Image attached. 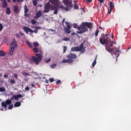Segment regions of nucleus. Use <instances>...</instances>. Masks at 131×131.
I'll return each instance as SVG.
<instances>
[{"label": "nucleus", "instance_id": "34", "mask_svg": "<svg viewBox=\"0 0 131 131\" xmlns=\"http://www.w3.org/2000/svg\"><path fill=\"white\" fill-rule=\"evenodd\" d=\"M33 52H34V53H38V49L36 47H35L33 49Z\"/></svg>", "mask_w": 131, "mask_h": 131}, {"label": "nucleus", "instance_id": "48", "mask_svg": "<svg viewBox=\"0 0 131 131\" xmlns=\"http://www.w3.org/2000/svg\"><path fill=\"white\" fill-rule=\"evenodd\" d=\"M14 99H15V95H13V97H11L10 98L11 101H13V100H14Z\"/></svg>", "mask_w": 131, "mask_h": 131}, {"label": "nucleus", "instance_id": "28", "mask_svg": "<svg viewBox=\"0 0 131 131\" xmlns=\"http://www.w3.org/2000/svg\"><path fill=\"white\" fill-rule=\"evenodd\" d=\"M0 56L1 57H5L6 56V53L4 51L0 50Z\"/></svg>", "mask_w": 131, "mask_h": 131}, {"label": "nucleus", "instance_id": "61", "mask_svg": "<svg viewBox=\"0 0 131 131\" xmlns=\"http://www.w3.org/2000/svg\"><path fill=\"white\" fill-rule=\"evenodd\" d=\"M64 22H65V18H63L62 20V24H64Z\"/></svg>", "mask_w": 131, "mask_h": 131}, {"label": "nucleus", "instance_id": "31", "mask_svg": "<svg viewBox=\"0 0 131 131\" xmlns=\"http://www.w3.org/2000/svg\"><path fill=\"white\" fill-rule=\"evenodd\" d=\"M33 4L34 7H36L37 6V0H33Z\"/></svg>", "mask_w": 131, "mask_h": 131}, {"label": "nucleus", "instance_id": "30", "mask_svg": "<svg viewBox=\"0 0 131 131\" xmlns=\"http://www.w3.org/2000/svg\"><path fill=\"white\" fill-rule=\"evenodd\" d=\"M39 45L38 44V42H34L33 44V46L35 47V48H37Z\"/></svg>", "mask_w": 131, "mask_h": 131}, {"label": "nucleus", "instance_id": "8", "mask_svg": "<svg viewBox=\"0 0 131 131\" xmlns=\"http://www.w3.org/2000/svg\"><path fill=\"white\" fill-rule=\"evenodd\" d=\"M66 26L67 28L65 29L66 33L69 34L71 32V31H70V29L71 28V27H70V25H69V23L66 21Z\"/></svg>", "mask_w": 131, "mask_h": 131}, {"label": "nucleus", "instance_id": "58", "mask_svg": "<svg viewBox=\"0 0 131 131\" xmlns=\"http://www.w3.org/2000/svg\"><path fill=\"white\" fill-rule=\"evenodd\" d=\"M4 77L5 78H8V75H4Z\"/></svg>", "mask_w": 131, "mask_h": 131}, {"label": "nucleus", "instance_id": "45", "mask_svg": "<svg viewBox=\"0 0 131 131\" xmlns=\"http://www.w3.org/2000/svg\"><path fill=\"white\" fill-rule=\"evenodd\" d=\"M59 83H61V80H58L56 82V84H59Z\"/></svg>", "mask_w": 131, "mask_h": 131}, {"label": "nucleus", "instance_id": "44", "mask_svg": "<svg viewBox=\"0 0 131 131\" xmlns=\"http://www.w3.org/2000/svg\"><path fill=\"white\" fill-rule=\"evenodd\" d=\"M35 29H36L37 30H38V29H41V27L39 26H36L35 27Z\"/></svg>", "mask_w": 131, "mask_h": 131}, {"label": "nucleus", "instance_id": "27", "mask_svg": "<svg viewBox=\"0 0 131 131\" xmlns=\"http://www.w3.org/2000/svg\"><path fill=\"white\" fill-rule=\"evenodd\" d=\"M6 92V88L5 87H0V92L5 93Z\"/></svg>", "mask_w": 131, "mask_h": 131}, {"label": "nucleus", "instance_id": "51", "mask_svg": "<svg viewBox=\"0 0 131 131\" xmlns=\"http://www.w3.org/2000/svg\"><path fill=\"white\" fill-rule=\"evenodd\" d=\"M55 67H56V64H53L51 65L52 68H55Z\"/></svg>", "mask_w": 131, "mask_h": 131}, {"label": "nucleus", "instance_id": "36", "mask_svg": "<svg viewBox=\"0 0 131 131\" xmlns=\"http://www.w3.org/2000/svg\"><path fill=\"white\" fill-rule=\"evenodd\" d=\"M23 75L24 76H29V75H30V74L28 73L24 72V73H23Z\"/></svg>", "mask_w": 131, "mask_h": 131}, {"label": "nucleus", "instance_id": "10", "mask_svg": "<svg viewBox=\"0 0 131 131\" xmlns=\"http://www.w3.org/2000/svg\"><path fill=\"white\" fill-rule=\"evenodd\" d=\"M99 42L101 45H106V42H108V40L105 38H100L99 39Z\"/></svg>", "mask_w": 131, "mask_h": 131}, {"label": "nucleus", "instance_id": "38", "mask_svg": "<svg viewBox=\"0 0 131 131\" xmlns=\"http://www.w3.org/2000/svg\"><path fill=\"white\" fill-rule=\"evenodd\" d=\"M4 29V26H3V24H0V32Z\"/></svg>", "mask_w": 131, "mask_h": 131}, {"label": "nucleus", "instance_id": "25", "mask_svg": "<svg viewBox=\"0 0 131 131\" xmlns=\"http://www.w3.org/2000/svg\"><path fill=\"white\" fill-rule=\"evenodd\" d=\"M52 10H54V14L55 15H57L58 14V8H52Z\"/></svg>", "mask_w": 131, "mask_h": 131}, {"label": "nucleus", "instance_id": "54", "mask_svg": "<svg viewBox=\"0 0 131 131\" xmlns=\"http://www.w3.org/2000/svg\"><path fill=\"white\" fill-rule=\"evenodd\" d=\"M99 3H100V4H103V3H104V0H99Z\"/></svg>", "mask_w": 131, "mask_h": 131}, {"label": "nucleus", "instance_id": "40", "mask_svg": "<svg viewBox=\"0 0 131 131\" xmlns=\"http://www.w3.org/2000/svg\"><path fill=\"white\" fill-rule=\"evenodd\" d=\"M66 51H67V47L66 46H64L63 47V53H66Z\"/></svg>", "mask_w": 131, "mask_h": 131}, {"label": "nucleus", "instance_id": "43", "mask_svg": "<svg viewBox=\"0 0 131 131\" xmlns=\"http://www.w3.org/2000/svg\"><path fill=\"white\" fill-rule=\"evenodd\" d=\"M99 30H97L95 33V36H98V34H99Z\"/></svg>", "mask_w": 131, "mask_h": 131}, {"label": "nucleus", "instance_id": "18", "mask_svg": "<svg viewBox=\"0 0 131 131\" xmlns=\"http://www.w3.org/2000/svg\"><path fill=\"white\" fill-rule=\"evenodd\" d=\"M11 47H17V41H16V39H13V41L11 42Z\"/></svg>", "mask_w": 131, "mask_h": 131}, {"label": "nucleus", "instance_id": "47", "mask_svg": "<svg viewBox=\"0 0 131 131\" xmlns=\"http://www.w3.org/2000/svg\"><path fill=\"white\" fill-rule=\"evenodd\" d=\"M62 63H67V59H63L62 60Z\"/></svg>", "mask_w": 131, "mask_h": 131}, {"label": "nucleus", "instance_id": "11", "mask_svg": "<svg viewBox=\"0 0 131 131\" xmlns=\"http://www.w3.org/2000/svg\"><path fill=\"white\" fill-rule=\"evenodd\" d=\"M67 58H68V59H75L76 58V54L71 53L67 55Z\"/></svg>", "mask_w": 131, "mask_h": 131}, {"label": "nucleus", "instance_id": "14", "mask_svg": "<svg viewBox=\"0 0 131 131\" xmlns=\"http://www.w3.org/2000/svg\"><path fill=\"white\" fill-rule=\"evenodd\" d=\"M13 11L14 12V13H15L16 14H19V7H18V6H14L13 7Z\"/></svg>", "mask_w": 131, "mask_h": 131}, {"label": "nucleus", "instance_id": "2", "mask_svg": "<svg viewBox=\"0 0 131 131\" xmlns=\"http://www.w3.org/2000/svg\"><path fill=\"white\" fill-rule=\"evenodd\" d=\"M35 56L36 57L32 56V59L36 65H38V64H39V62H40L42 59V56L41 54L37 53L35 54Z\"/></svg>", "mask_w": 131, "mask_h": 131}, {"label": "nucleus", "instance_id": "4", "mask_svg": "<svg viewBox=\"0 0 131 131\" xmlns=\"http://www.w3.org/2000/svg\"><path fill=\"white\" fill-rule=\"evenodd\" d=\"M63 3L66 6V7H63L62 9H64V10L68 12V11L72 8V4L69 0H63Z\"/></svg>", "mask_w": 131, "mask_h": 131}, {"label": "nucleus", "instance_id": "29", "mask_svg": "<svg viewBox=\"0 0 131 131\" xmlns=\"http://www.w3.org/2000/svg\"><path fill=\"white\" fill-rule=\"evenodd\" d=\"M26 43L28 45V46L29 47V48H30V49L32 48V45L30 43V42H29V41H27Z\"/></svg>", "mask_w": 131, "mask_h": 131}, {"label": "nucleus", "instance_id": "26", "mask_svg": "<svg viewBox=\"0 0 131 131\" xmlns=\"http://www.w3.org/2000/svg\"><path fill=\"white\" fill-rule=\"evenodd\" d=\"M96 64H97V56L96 57L95 60L92 63V67H95V66L96 65Z\"/></svg>", "mask_w": 131, "mask_h": 131}, {"label": "nucleus", "instance_id": "17", "mask_svg": "<svg viewBox=\"0 0 131 131\" xmlns=\"http://www.w3.org/2000/svg\"><path fill=\"white\" fill-rule=\"evenodd\" d=\"M14 51H15V47H11L9 50V55H10V56H13Z\"/></svg>", "mask_w": 131, "mask_h": 131}, {"label": "nucleus", "instance_id": "53", "mask_svg": "<svg viewBox=\"0 0 131 131\" xmlns=\"http://www.w3.org/2000/svg\"><path fill=\"white\" fill-rule=\"evenodd\" d=\"M14 77L15 78H16L17 79V78H18V76L16 74H14Z\"/></svg>", "mask_w": 131, "mask_h": 131}, {"label": "nucleus", "instance_id": "52", "mask_svg": "<svg viewBox=\"0 0 131 131\" xmlns=\"http://www.w3.org/2000/svg\"><path fill=\"white\" fill-rule=\"evenodd\" d=\"M51 61V58H49L47 61L46 63H49V62Z\"/></svg>", "mask_w": 131, "mask_h": 131}, {"label": "nucleus", "instance_id": "21", "mask_svg": "<svg viewBox=\"0 0 131 131\" xmlns=\"http://www.w3.org/2000/svg\"><path fill=\"white\" fill-rule=\"evenodd\" d=\"M24 10H25V16H27V12H29L28 8L27 7V5H25L24 6Z\"/></svg>", "mask_w": 131, "mask_h": 131}, {"label": "nucleus", "instance_id": "39", "mask_svg": "<svg viewBox=\"0 0 131 131\" xmlns=\"http://www.w3.org/2000/svg\"><path fill=\"white\" fill-rule=\"evenodd\" d=\"M13 107H14V105L11 104L10 105H9L8 106V109L9 110H12V109H13Z\"/></svg>", "mask_w": 131, "mask_h": 131}, {"label": "nucleus", "instance_id": "41", "mask_svg": "<svg viewBox=\"0 0 131 131\" xmlns=\"http://www.w3.org/2000/svg\"><path fill=\"white\" fill-rule=\"evenodd\" d=\"M70 38H64L62 39V40L64 41H68L69 40Z\"/></svg>", "mask_w": 131, "mask_h": 131}, {"label": "nucleus", "instance_id": "7", "mask_svg": "<svg viewBox=\"0 0 131 131\" xmlns=\"http://www.w3.org/2000/svg\"><path fill=\"white\" fill-rule=\"evenodd\" d=\"M23 30L26 32V33H29V32L30 33H33V30L27 26L23 27Z\"/></svg>", "mask_w": 131, "mask_h": 131}, {"label": "nucleus", "instance_id": "23", "mask_svg": "<svg viewBox=\"0 0 131 131\" xmlns=\"http://www.w3.org/2000/svg\"><path fill=\"white\" fill-rule=\"evenodd\" d=\"M110 7L111 10H113V9L114 8V3H113V2H110Z\"/></svg>", "mask_w": 131, "mask_h": 131}, {"label": "nucleus", "instance_id": "9", "mask_svg": "<svg viewBox=\"0 0 131 131\" xmlns=\"http://www.w3.org/2000/svg\"><path fill=\"white\" fill-rule=\"evenodd\" d=\"M84 25H85V26L88 28H90V29H92L93 28V23H88L85 22L83 23Z\"/></svg>", "mask_w": 131, "mask_h": 131}, {"label": "nucleus", "instance_id": "37", "mask_svg": "<svg viewBox=\"0 0 131 131\" xmlns=\"http://www.w3.org/2000/svg\"><path fill=\"white\" fill-rule=\"evenodd\" d=\"M31 23L32 24H33V25H34L35 24H36V20H35V19H33L31 20Z\"/></svg>", "mask_w": 131, "mask_h": 131}, {"label": "nucleus", "instance_id": "63", "mask_svg": "<svg viewBox=\"0 0 131 131\" xmlns=\"http://www.w3.org/2000/svg\"><path fill=\"white\" fill-rule=\"evenodd\" d=\"M72 35H75V33H72Z\"/></svg>", "mask_w": 131, "mask_h": 131}, {"label": "nucleus", "instance_id": "35", "mask_svg": "<svg viewBox=\"0 0 131 131\" xmlns=\"http://www.w3.org/2000/svg\"><path fill=\"white\" fill-rule=\"evenodd\" d=\"M10 83L11 84H14V83H16V81H15V79H10Z\"/></svg>", "mask_w": 131, "mask_h": 131}, {"label": "nucleus", "instance_id": "15", "mask_svg": "<svg viewBox=\"0 0 131 131\" xmlns=\"http://www.w3.org/2000/svg\"><path fill=\"white\" fill-rule=\"evenodd\" d=\"M19 98H23V95L21 94H18L17 95H14V100L18 101Z\"/></svg>", "mask_w": 131, "mask_h": 131}, {"label": "nucleus", "instance_id": "3", "mask_svg": "<svg viewBox=\"0 0 131 131\" xmlns=\"http://www.w3.org/2000/svg\"><path fill=\"white\" fill-rule=\"evenodd\" d=\"M78 30L77 32L79 34H81V33H84V32H86L88 31V28H86L83 23L81 24V25L78 27Z\"/></svg>", "mask_w": 131, "mask_h": 131}, {"label": "nucleus", "instance_id": "12", "mask_svg": "<svg viewBox=\"0 0 131 131\" xmlns=\"http://www.w3.org/2000/svg\"><path fill=\"white\" fill-rule=\"evenodd\" d=\"M43 12L44 13H49L50 12V5H49V3H47L45 6Z\"/></svg>", "mask_w": 131, "mask_h": 131}, {"label": "nucleus", "instance_id": "20", "mask_svg": "<svg viewBox=\"0 0 131 131\" xmlns=\"http://www.w3.org/2000/svg\"><path fill=\"white\" fill-rule=\"evenodd\" d=\"M71 51H72L73 52H79V47H73L71 49Z\"/></svg>", "mask_w": 131, "mask_h": 131}, {"label": "nucleus", "instance_id": "1", "mask_svg": "<svg viewBox=\"0 0 131 131\" xmlns=\"http://www.w3.org/2000/svg\"><path fill=\"white\" fill-rule=\"evenodd\" d=\"M113 45H116V41H112L111 45L109 46H106V50L108 52V53H113L117 58H118L119 56V48H110L111 47L113 46Z\"/></svg>", "mask_w": 131, "mask_h": 131}, {"label": "nucleus", "instance_id": "62", "mask_svg": "<svg viewBox=\"0 0 131 131\" xmlns=\"http://www.w3.org/2000/svg\"><path fill=\"white\" fill-rule=\"evenodd\" d=\"M105 36H106V38H107V39H108V34H106Z\"/></svg>", "mask_w": 131, "mask_h": 131}, {"label": "nucleus", "instance_id": "46", "mask_svg": "<svg viewBox=\"0 0 131 131\" xmlns=\"http://www.w3.org/2000/svg\"><path fill=\"white\" fill-rule=\"evenodd\" d=\"M54 78H51L49 79V81H50L51 82H53L54 81Z\"/></svg>", "mask_w": 131, "mask_h": 131}, {"label": "nucleus", "instance_id": "32", "mask_svg": "<svg viewBox=\"0 0 131 131\" xmlns=\"http://www.w3.org/2000/svg\"><path fill=\"white\" fill-rule=\"evenodd\" d=\"M76 1H74V3H76ZM74 9H78V5H77V4H76V3L74 4Z\"/></svg>", "mask_w": 131, "mask_h": 131}, {"label": "nucleus", "instance_id": "59", "mask_svg": "<svg viewBox=\"0 0 131 131\" xmlns=\"http://www.w3.org/2000/svg\"><path fill=\"white\" fill-rule=\"evenodd\" d=\"M17 3H20V2H23V0H16Z\"/></svg>", "mask_w": 131, "mask_h": 131}, {"label": "nucleus", "instance_id": "13", "mask_svg": "<svg viewBox=\"0 0 131 131\" xmlns=\"http://www.w3.org/2000/svg\"><path fill=\"white\" fill-rule=\"evenodd\" d=\"M42 16V13H41V11L39 10L36 14V15L35 16L34 18H35V19H38V18H39L40 17H41Z\"/></svg>", "mask_w": 131, "mask_h": 131}, {"label": "nucleus", "instance_id": "42", "mask_svg": "<svg viewBox=\"0 0 131 131\" xmlns=\"http://www.w3.org/2000/svg\"><path fill=\"white\" fill-rule=\"evenodd\" d=\"M93 0H84V1L85 2V3H92V1Z\"/></svg>", "mask_w": 131, "mask_h": 131}, {"label": "nucleus", "instance_id": "6", "mask_svg": "<svg viewBox=\"0 0 131 131\" xmlns=\"http://www.w3.org/2000/svg\"><path fill=\"white\" fill-rule=\"evenodd\" d=\"M11 104H12V100L10 99H7L6 100L5 102H2L1 106L2 107H4L5 110L6 111V110H7V105H11Z\"/></svg>", "mask_w": 131, "mask_h": 131}, {"label": "nucleus", "instance_id": "60", "mask_svg": "<svg viewBox=\"0 0 131 131\" xmlns=\"http://www.w3.org/2000/svg\"><path fill=\"white\" fill-rule=\"evenodd\" d=\"M74 28H77V25H75L74 26Z\"/></svg>", "mask_w": 131, "mask_h": 131}, {"label": "nucleus", "instance_id": "57", "mask_svg": "<svg viewBox=\"0 0 131 131\" xmlns=\"http://www.w3.org/2000/svg\"><path fill=\"white\" fill-rule=\"evenodd\" d=\"M111 12H112V10L110 9V11L108 12L107 14H111Z\"/></svg>", "mask_w": 131, "mask_h": 131}, {"label": "nucleus", "instance_id": "64", "mask_svg": "<svg viewBox=\"0 0 131 131\" xmlns=\"http://www.w3.org/2000/svg\"><path fill=\"white\" fill-rule=\"evenodd\" d=\"M12 1H13V3H15L16 2V1H17V0H12Z\"/></svg>", "mask_w": 131, "mask_h": 131}, {"label": "nucleus", "instance_id": "19", "mask_svg": "<svg viewBox=\"0 0 131 131\" xmlns=\"http://www.w3.org/2000/svg\"><path fill=\"white\" fill-rule=\"evenodd\" d=\"M79 52H82V51L84 52V51H85V49L83 48V43H82L80 45V47H79Z\"/></svg>", "mask_w": 131, "mask_h": 131}, {"label": "nucleus", "instance_id": "33", "mask_svg": "<svg viewBox=\"0 0 131 131\" xmlns=\"http://www.w3.org/2000/svg\"><path fill=\"white\" fill-rule=\"evenodd\" d=\"M72 62H73V59H67V63H72Z\"/></svg>", "mask_w": 131, "mask_h": 131}, {"label": "nucleus", "instance_id": "5", "mask_svg": "<svg viewBox=\"0 0 131 131\" xmlns=\"http://www.w3.org/2000/svg\"><path fill=\"white\" fill-rule=\"evenodd\" d=\"M49 2L53 5L52 8H56V9L60 8V9H63V5L60 6L59 4V0H50Z\"/></svg>", "mask_w": 131, "mask_h": 131}, {"label": "nucleus", "instance_id": "56", "mask_svg": "<svg viewBox=\"0 0 131 131\" xmlns=\"http://www.w3.org/2000/svg\"><path fill=\"white\" fill-rule=\"evenodd\" d=\"M19 34H20V35L21 36H24V34H23L22 32H19Z\"/></svg>", "mask_w": 131, "mask_h": 131}, {"label": "nucleus", "instance_id": "50", "mask_svg": "<svg viewBox=\"0 0 131 131\" xmlns=\"http://www.w3.org/2000/svg\"><path fill=\"white\" fill-rule=\"evenodd\" d=\"M33 32H34V33H37L38 32V30L36 29L33 31Z\"/></svg>", "mask_w": 131, "mask_h": 131}, {"label": "nucleus", "instance_id": "16", "mask_svg": "<svg viewBox=\"0 0 131 131\" xmlns=\"http://www.w3.org/2000/svg\"><path fill=\"white\" fill-rule=\"evenodd\" d=\"M3 3L2 4V7L6 9V8H8V2H7V0L3 1Z\"/></svg>", "mask_w": 131, "mask_h": 131}, {"label": "nucleus", "instance_id": "22", "mask_svg": "<svg viewBox=\"0 0 131 131\" xmlns=\"http://www.w3.org/2000/svg\"><path fill=\"white\" fill-rule=\"evenodd\" d=\"M6 13L7 15H10L11 14V9H10L9 7L6 8Z\"/></svg>", "mask_w": 131, "mask_h": 131}, {"label": "nucleus", "instance_id": "49", "mask_svg": "<svg viewBox=\"0 0 131 131\" xmlns=\"http://www.w3.org/2000/svg\"><path fill=\"white\" fill-rule=\"evenodd\" d=\"M30 90V88H29V87H28V86H26L25 88V90L26 91H29Z\"/></svg>", "mask_w": 131, "mask_h": 131}, {"label": "nucleus", "instance_id": "24", "mask_svg": "<svg viewBox=\"0 0 131 131\" xmlns=\"http://www.w3.org/2000/svg\"><path fill=\"white\" fill-rule=\"evenodd\" d=\"M21 106V102H16L14 103V107H20Z\"/></svg>", "mask_w": 131, "mask_h": 131}, {"label": "nucleus", "instance_id": "55", "mask_svg": "<svg viewBox=\"0 0 131 131\" xmlns=\"http://www.w3.org/2000/svg\"><path fill=\"white\" fill-rule=\"evenodd\" d=\"M16 36L17 38H19V37H20V35H19V34H16Z\"/></svg>", "mask_w": 131, "mask_h": 131}]
</instances>
